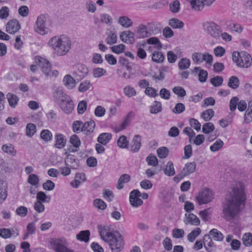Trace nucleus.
<instances>
[{
    "label": "nucleus",
    "instance_id": "obj_1",
    "mask_svg": "<svg viewBox=\"0 0 252 252\" xmlns=\"http://www.w3.org/2000/svg\"><path fill=\"white\" fill-rule=\"evenodd\" d=\"M243 183L236 185L230 193V197L226 198L222 203L221 217L227 221H231L244 208L246 194Z\"/></svg>",
    "mask_w": 252,
    "mask_h": 252
},
{
    "label": "nucleus",
    "instance_id": "obj_2",
    "mask_svg": "<svg viewBox=\"0 0 252 252\" xmlns=\"http://www.w3.org/2000/svg\"><path fill=\"white\" fill-rule=\"evenodd\" d=\"M48 44L54 50L58 56L66 55L71 48V41L67 36L62 35L60 36H55L52 37Z\"/></svg>",
    "mask_w": 252,
    "mask_h": 252
},
{
    "label": "nucleus",
    "instance_id": "obj_3",
    "mask_svg": "<svg viewBox=\"0 0 252 252\" xmlns=\"http://www.w3.org/2000/svg\"><path fill=\"white\" fill-rule=\"evenodd\" d=\"M53 100L66 114H70L74 108V104L70 96L62 88H57L53 93Z\"/></svg>",
    "mask_w": 252,
    "mask_h": 252
},
{
    "label": "nucleus",
    "instance_id": "obj_4",
    "mask_svg": "<svg viewBox=\"0 0 252 252\" xmlns=\"http://www.w3.org/2000/svg\"><path fill=\"white\" fill-rule=\"evenodd\" d=\"M111 250L112 252H120L123 249L124 241L122 235L118 231H114L112 236L106 241Z\"/></svg>",
    "mask_w": 252,
    "mask_h": 252
},
{
    "label": "nucleus",
    "instance_id": "obj_5",
    "mask_svg": "<svg viewBox=\"0 0 252 252\" xmlns=\"http://www.w3.org/2000/svg\"><path fill=\"white\" fill-rule=\"evenodd\" d=\"M204 31L215 39L219 38L221 32L220 26L214 22H206L203 24Z\"/></svg>",
    "mask_w": 252,
    "mask_h": 252
},
{
    "label": "nucleus",
    "instance_id": "obj_6",
    "mask_svg": "<svg viewBox=\"0 0 252 252\" xmlns=\"http://www.w3.org/2000/svg\"><path fill=\"white\" fill-rule=\"evenodd\" d=\"M50 243L56 252H74L73 250L67 248L68 243L65 238L53 239Z\"/></svg>",
    "mask_w": 252,
    "mask_h": 252
},
{
    "label": "nucleus",
    "instance_id": "obj_7",
    "mask_svg": "<svg viewBox=\"0 0 252 252\" xmlns=\"http://www.w3.org/2000/svg\"><path fill=\"white\" fill-rule=\"evenodd\" d=\"M48 18L47 14H41L37 18L35 31L38 33L44 35L48 32V29L45 26V23Z\"/></svg>",
    "mask_w": 252,
    "mask_h": 252
},
{
    "label": "nucleus",
    "instance_id": "obj_8",
    "mask_svg": "<svg viewBox=\"0 0 252 252\" xmlns=\"http://www.w3.org/2000/svg\"><path fill=\"white\" fill-rule=\"evenodd\" d=\"M196 199L199 205L205 204L213 200L214 195L210 189H205L199 192Z\"/></svg>",
    "mask_w": 252,
    "mask_h": 252
},
{
    "label": "nucleus",
    "instance_id": "obj_9",
    "mask_svg": "<svg viewBox=\"0 0 252 252\" xmlns=\"http://www.w3.org/2000/svg\"><path fill=\"white\" fill-rule=\"evenodd\" d=\"M73 76L78 81L81 80L88 73V68L84 64L78 63L73 66Z\"/></svg>",
    "mask_w": 252,
    "mask_h": 252
},
{
    "label": "nucleus",
    "instance_id": "obj_10",
    "mask_svg": "<svg viewBox=\"0 0 252 252\" xmlns=\"http://www.w3.org/2000/svg\"><path fill=\"white\" fill-rule=\"evenodd\" d=\"M152 24H148V27L143 24L140 25L136 32V37L138 38H144L149 37L154 32L151 30Z\"/></svg>",
    "mask_w": 252,
    "mask_h": 252
},
{
    "label": "nucleus",
    "instance_id": "obj_11",
    "mask_svg": "<svg viewBox=\"0 0 252 252\" xmlns=\"http://www.w3.org/2000/svg\"><path fill=\"white\" fill-rule=\"evenodd\" d=\"M97 227L99 234L103 240L106 242L109 238H112L114 232L111 231L109 225L98 224Z\"/></svg>",
    "mask_w": 252,
    "mask_h": 252
},
{
    "label": "nucleus",
    "instance_id": "obj_12",
    "mask_svg": "<svg viewBox=\"0 0 252 252\" xmlns=\"http://www.w3.org/2000/svg\"><path fill=\"white\" fill-rule=\"evenodd\" d=\"M141 193L138 189L132 190L129 194V202L130 204L134 207H138L143 204V201L139 198Z\"/></svg>",
    "mask_w": 252,
    "mask_h": 252
},
{
    "label": "nucleus",
    "instance_id": "obj_13",
    "mask_svg": "<svg viewBox=\"0 0 252 252\" xmlns=\"http://www.w3.org/2000/svg\"><path fill=\"white\" fill-rule=\"evenodd\" d=\"M36 60L38 62V66L43 73L46 76L49 75L51 70V65L49 62L43 58H36Z\"/></svg>",
    "mask_w": 252,
    "mask_h": 252
},
{
    "label": "nucleus",
    "instance_id": "obj_14",
    "mask_svg": "<svg viewBox=\"0 0 252 252\" xmlns=\"http://www.w3.org/2000/svg\"><path fill=\"white\" fill-rule=\"evenodd\" d=\"M21 28L18 21L15 19L9 21L6 25V31L10 34H14Z\"/></svg>",
    "mask_w": 252,
    "mask_h": 252
},
{
    "label": "nucleus",
    "instance_id": "obj_15",
    "mask_svg": "<svg viewBox=\"0 0 252 252\" xmlns=\"http://www.w3.org/2000/svg\"><path fill=\"white\" fill-rule=\"evenodd\" d=\"M79 160L72 155H68L65 159V164L72 169L78 168L80 164Z\"/></svg>",
    "mask_w": 252,
    "mask_h": 252
},
{
    "label": "nucleus",
    "instance_id": "obj_16",
    "mask_svg": "<svg viewBox=\"0 0 252 252\" xmlns=\"http://www.w3.org/2000/svg\"><path fill=\"white\" fill-rule=\"evenodd\" d=\"M252 64V58L247 52H241V58L240 59L239 67L248 68Z\"/></svg>",
    "mask_w": 252,
    "mask_h": 252
},
{
    "label": "nucleus",
    "instance_id": "obj_17",
    "mask_svg": "<svg viewBox=\"0 0 252 252\" xmlns=\"http://www.w3.org/2000/svg\"><path fill=\"white\" fill-rule=\"evenodd\" d=\"M141 136L139 135H135L131 141L130 150L133 153L138 152L141 146Z\"/></svg>",
    "mask_w": 252,
    "mask_h": 252
},
{
    "label": "nucleus",
    "instance_id": "obj_18",
    "mask_svg": "<svg viewBox=\"0 0 252 252\" xmlns=\"http://www.w3.org/2000/svg\"><path fill=\"white\" fill-rule=\"evenodd\" d=\"M196 164L195 162L187 163L181 172L185 177L194 173L196 170Z\"/></svg>",
    "mask_w": 252,
    "mask_h": 252
},
{
    "label": "nucleus",
    "instance_id": "obj_19",
    "mask_svg": "<svg viewBox=\"0 0 252 252\" xmlns=\"http://www.w3.org/2000/svg\"><path fill=\"white\" fill-rule=\"evenodd\" d=\"M95 126V124L93 120L86 122L82 126V131L87 135H90L94 132Z\"/></svg>",
    "mask_w": 252,
    "mask_h": 252
},
{
    "label": "nucleus",
    "instance_id": "obj_20",
    "mask_svg": "<svg viewBox=\"0 0 252 252\" xmlns=\"http://www.w3.org/2000/svg\"><path fill=\"white\" fill-rule=\"evenodd\" d=\"M120 37L124 42L126 43H133L135 40L134 33L129 31L122 32L120 35Z\"/></svg>",
    "mask_w": 252,
    "mask_h": 252
},
{
    "label": "nucleus",
    "instance_id": "obj_21",
    "mask_svg": "<svg viewBox=\"0 0 252 252\" xmlns=\"http://www.w3.org/2000/svg\"><path fill=\"white\" fill-rule=\"evenodd\" d=\"M200 220L199 218L192 213L186 214V218L184 222L186 224H190L195 226H198L200 224Z\"/></svg>",
    "mask_w": 252,
    "mask_h": 252
},
{
    "label": "nucleus",
    "instance_id": "obj_22",
    "mask_svg": "<svg viewBox=\"0 0 252 252\" xmlns=\"http://www.w3.org/2000/svg\"><path fill=\"white\" fill-rule=\"evenodd\" d=\"M56 143L55 147L58 149L63 148L66 144V139L64 136L60 133H57L55 136Z\"/></svg>",
    "mask_w": 252,
    "mask_h": 252
},
{
    "label": "nucleus",
    "instance_id": "obj_23",
    "mask_svg": "<svg viewBox=\"0 0 252 252\" xmlns=\"http://www.w3.org/2000/svg\"><path fill=\"white\" fill-rule=\"evenodd\" d=\"M64 85L68 89H72L76 85L75 80L70 75H66L63 79Z\"/></svg>",
    "mask_w": 252,
    "mask_h": 252
},
{
    "label": "nucleus",
    "instance_id": "obj_24",
    "mask_svg": "<svg viewBox=\"0 0 252 252\" xmlns=\"http://www.w3.org/2000/svg\"><path fill=\"white\" fill-rule=\"evenodd\" d=\"M90 232L89 230H82L76 235V239L81 242L87 243L89 241Z\"/></svg>",
    "mask_w": 252,
    "mask_h": 252
},
{
    "label": "nucleus",
    "instance_id": "obj_25",
    "mask_svg": "<svg viewBox=\"0 0 252 252\" xmlns=\"http://www.w3.org/2000/svg\"><path fill=\"white\" fill-rule=\"evenodd\" d=\"M112 138L110 133H102L97 137V141L102 145H106Z\"/></svg>",
    "mask_w": 252,
    "mask_h": 252
},
{
    "label": "nucleus",
    "instance_id": "obj_26",
    "mask_svg": "<svg viewBox=\"0 0 252 252\" xmlns=\"http://www.w3.org/2000/svg\"><path fill=\"white\" fill-rule=\"evenodd\" d=\"M1 150L11 156H15L17 152L11 144H5L2 146Z\"/></svg>",
    "mask_w": 252,
    "mask_h": 252
},
{
    "label": "nucleus",
    "instance_id": "obj_27",
    "mask_svg": "<svg viewBox=\"0 0 252 252\" xmlns=\"http://www.w3.org/2000/svg\"><path fill=\"white\" fill-rule=\"evenodd\" d=\"M164 173L168 176H172L175 174L174 164L172 161H168L165 168L163 169Z\"/></svg>",
    "mask_w": 252,
    "mask_h": 252
},
{
    "label": "nucleus",
    "instance_id": "obj_28",
    "mask_svg": "<svg viewBox=\"0 0 252 252\" xmlns=\"http://www.w3.org/2000/svg\"><path fill=\"white\" fill-rule=\"evenodd\" d=\"M130 180V176L126 174L122 175L118 180L117 188L121 189L124 188V184L128 183Z\"/></svg>",
    "mask_w": 252,
    "mask_h": 252
},
{
    "label": "nucleus",
    "instance_id": "obj_29",
    "mask_svg": "<svg viewBox=\"0 0 252 252\" xmlns=\"http://www.w3.org/2000/svg\"><path fill=\"white\" fill-rule=\"evenodd\" d=\"M6 96L9 105L12 108H15L18 104L19 97L16 94L10 93Z\"/></svg>",
    "mask_w": 252,
    "mask_h": 252
},
{
    "label": "nucleus",
    "instance_id": "obj_30",
    "mask_svg": "<svg viewBox=\"0 0 252 252\" xmlns=\"http://www.w3.org/2000/svg\"><path fill=\"white\" fill-rule=\"evenodd\" d=\"M162 111V105L160 102L155 101L150 106V112L151 114H156Z\"/></svg>",
    "mask_w": 252,
    "mask_h": 252
},
{
    "label": "nucleus",
    "instance_id": "obj_31",
    "mask_svg": "<svg viewBox=\"0 0 252 252\" xmlns=\"http://www.w3.org/2000/svg\"><path fill=\"white\" fill-rule=\"evenodd\" d=\"M37 201L43 203H49L51 200V196L47 195L43 191H39L36 194Z\"/></svg>",
    "mask_w": 252,
    "mask_h": 252
},
{
    "label": "nucleus",
    "instance_id": "obj_32",
    "mask_svg": "<svg viewBox=\"0 0 252 252\" xmlns=\"http://www.w3.org/2000/svg\"><path fill=\"white\" fill-rule=\"evenodd\" d=\"M118 23L123 27L128 28L132 25L131 19L126 16H121L119 18Z\"/></svg>",
    "mask_w": 252,
    "mask_h": 252
},
{
    "label": "nucleus",
    "instance_id": "obj_33",
    "mask_svg": "<svg viewBox=\"0 0 252 252\" xmlns=\"http://www.w3.org/2000/svg\"><path fill=\"white\" fill-rule=\"evenodd\" d=\"M152 60L157 63H161L164 61L165 58L163 54L159 51H155L152 54Z\"/></svg>",
    "mask_w": 252,
    "mask_h": 252
},
{
    "label": "nucleus",
    "instance_id": "obj_34",
    "mask_svg": "<svg viewBox=\"0 0 252 252\" xmlns=\"http://www.w3.org/2000/svg\"><path fill=\"white\" fill-rule=\"evenodd\" d=\"M129 141L125 135L121 136L117 140V145L121 148L127 149L128 147Z\"/></svg>",
    "mask_w": 252,
    "mask_h": 252
},
{
    "label": "nucleus",
    "instance_id": "obj_35",
    "mask_svg": "<svg viewBox=\"0 0 252 252\" xmlns=\"http://www.w3.org/2000/svg\"><path fill=\"white\" fill-rule=\"evenodd\" d=\"M169 25L173 29H181L184 27V23L176 18H172L169 21Z\"/></svg>",
    "mask_w": 252,
    "mask_h": 252
},
{
    "label": "nucleus",
    "instance_id": "obj_36",
    "mask_svg": "<svg viewBox=\"0 0 252 252\" xmlns=\"http://www.w3.org/2000/svg\"><path fill=\"white\" fill-rule=\"evenodd\" d=\"M117 36L116 34L112 31H110L105 39L106 43L111 45L116 43L117 42Z\"/></svg>",
    "mask_w": 252,
    "mask_h": 252
},
{
    "label": "nucleus",
    "instance_id": "obj_37",
    "mask_svg": "<svg viewBox=\"0 0 252 252\" xmlns=\"http://www.w3.org/2000/svg\"><path fill=\"white\" fill-rule=\"evenodd\" d=\"M201 232V230L200 228L196 227L188 235V240L190 242H193Z\"/></svg>",
    "mask_w": 252,
    "mask_h": 252
},
{
    "label": "nucleus",
    "instance_id": "obj_38",
    "mask_svg": "<svg viewBox=\"0 0 252 252\" xmlns=\"http://www.w3.org/2000/svg\"><path fill=\"white\" fill-rule=\"evenodd\" d=\"M228 86L233 89H237L239 86V80L238 78L235 76L230 77L228 83Z\"/></svg>",
    "mask_w": 252,
    "mask_h": 252
},
{
    "label": "nucleus",
    "instance_id": "obj_39",
    "mask_svg": "<svg viewBox=\"0 0 252 252\" xmlns=\"http://www.w3.org/2000/svg\"><path fill=\"white\" fill-rule=\"evenodd\" d=\"M214 111L212 109H209L203 111L201 115V117L205 121H210L212 118V117H214Z\"/></svg>",
    "mask_w": 252,
    "mask_h": 252
},
{
    "label": "nucleus",
    "instance_id": "obj_40",
    "mask_svg": "<svg viewBox=\"0 0 252 252\" xmlns=\"http://www.w3.org/2000/svg\"><path fill=\"white\" fill-rule=\"evenodd\" d=\"M147 43L148 44L154 45L155 47L158 50H160L162 48V44L157 37H153L148 39Z\"/></svg>",
    "mask_w": 252,
    "mask_h": 252
},
{
    "label": "nucleus",
    "instance_id": "obj_41",
    "mask_svg": "<svg viewBox=\"0 0 252 252\" xmlns=\"http://www.w3.org/2000/svg\"><path fill=\"white\" fill-rule=\"evenodd\" d=\"M210 234L213 237L216 241H222L223 239V235L222 233L219 231L217 229L214 228L210 231Z\"/></svg>",
    "mask_w": 252,
    "mask_h": 252
},
{
    "label": "nucleus",
    "instance_id": "obj_42",
    "mask_svg": "<svg viewBox=\"0 0 252 252\" xmlns=\"http://www.w3.org/2000/svg\"><path fill=\"white\" fill-rule=\"evenodd\" d=\"M100 20L101 23L110 26L113 23V19L109 15L103 13L100 14Z\"/></svg>",
    "mask_w": 252,
    "mask_h": 252
},
{
    "label": "nucleus",
    "instance_id": "obj_43",
    "mask_svg": "<svg viewBox=\"0 0 252 252\" xmlns=\"http://www.w3.org/2000/svg\"><path fill=\"white\" fill-rule=\"evenodd\" d=\"M52 136L51 132L48 129L42 130L40 133L41 138L46 142L51 141Z\"/></svg>",
    "mask_w": 252,
    "mask_h": 252
},
{
    "label": "nucleus",
    "instance_id": "obj_44",
    "mask_svg": "<svg viewBox=\"0 0 252 252\" xmlns=\"http://www.w3.org/2000/svg\"><path fill=\"white\" fill-rule=\"evenodd\" d=\"M190 64V60L187 58H182L178 63L180 69L184 70L189 68Z\"/></svg>",
    "mask_w": 252,
    "mask_h": 252
},
{
    "label": "nucleus",
    "instance_id": "obj_45",
    "mask_svg": "<svg viewBox=\"0 0 252 252\" xmlns=\"http://www.w3.org/2000/svg\"><path fill=\"white\" fill-rule=\"evenodd\" d=\"M243 244L247 247L252 245V234L251 233L244 234L242 237Z\"/></svg>",
    "mask_w": 252,
    "mask_h": 252
},
{
    "label": "nucleus",
    "instance_id": "obj_46",
    "mask_svg": "<svg viewBox=\"0 0 252 252\" xmlns=\"http://www.w3.org/2000/svg\"><path fill=\"white\" fill-rule=\"evenodd\" d=\"M28 182L33 186L37 187L39 182L38 177L36 174H30L28 179Z\"/></svg>",
    "mask_w": 252,
    "mask_h": 252
},
{
    "label": "nucleus",
    "instance_id": "obj_47",
    "mask_svg": "<svg viewBox=\"0 0 252 252\" xmlns=\"http://www.w3.org/2000/svg\"><path fill=\"white\" fill-rule=\"evenodd\" d=\"M106 73V70L102 68L96 67L93 69V74L94 78H100L104 75Z\"/></svg>",
    "mask_w": 252,
    "mask_h": 252
},
{
    "label": "nucleus",
    "instance_id": "obj_48",
    "mask_svg": "<svg viewBox=\"0 0 252 252\" xmlns=\"http://www.w3.org/2000/svg\"><path fill=\"white\" fill-rule=\"evenodd\" d=\"M191 5L192 8L197 11H201L204 7V4L202 0H194L191 1Z\"/></svg>",
    "mask_w": 252,
    "mask_h": 252
},
{
    "label": "nucleus",
    "instance_id": "obj_49",
    "mask_svg": "<svg viewBox=\"0 0 252 252\" xmlns=\"http://www.w3.org/2000/svg\"><path fill=\"white\" fill-rule=\"evenodd\" d=\"M36 131V126L33 124L29 123L26 126V134L29 137H32Z\"/></svg>",
    "mask_w": 252,
    "mask_h": 252
},
{
    "label": "nucleus",
    "instance_id": "obj_50",
    "mask_svg": "<svg viewBox=\"0 0 252 252\" xmlns=\"http://www.w3.org/2000/svg\"><path fill=\"white\" fill-rule=\"evenodd\" d=\"M224 143L220 139H218L212 145L210 146V150L212 152H216L220 150Z\"/></svg>",
    "mask_w": 252,
    "mask_h": 252
},
{
    "label": "nucleus",
    "instance_id": "obj_51",
    "mask_svg": "<svg viewBox=\"0 0 252 252\" xmlns=\"http://www.w3.org/2000/svg\"><path fill=\"white\" fill-rule=\"evenodd\" d=\"M124 93L128 97H132L136 94V92L134 88L130 86H127L124 88Z\"/></svg>",
    "mask_w": 252,
    "mask_h": 252
},
{
    "label": "nucleus",
    "instance_id": "obj_52",
    "mask_svg": "<svg viewBox=\"0 0 252 252\" xmlns=\"http://www.w3.org/2000/svg\"><path fill=\"white\" fill-rule=\"evenodd\" d=\"M92 84L89 81L85 80L80 83L78 87L80 92H84L90 89Z\"/></svg>",
    "mask_w": 252,
    "mask_h": 252
},
{
    "label": "nucleus",
    "instance_id": "obj_53",
    "mask_svg": "<svg viewBox=\"0 0 252 252\" xmlns=\"http://www.w3.org/2000/svg\"><path fill=\"white\" fill-rule=\"evenodd\" d=\"M203 58L204 54L200 52H195L192 55V60L196 64L203 62Z\"/></svg>",
    "mask_w": 252,
    "mask_h": 252
},
{
    "label": "nucleus",
    "instance_id": "obj_54",
    "mask_svg": "<svg viewBox=\"0 0 252 252\" xmlns=\"http://www.w3.org/2000/svg\"><path fill=\"white\" fill-rule=\"evenodd\" d=\"M215 129V126L212 123H207L203 125L202 132L207 134L212 132Z\"/></svg>",
    "mask_w": 252,
    "mask_h": 252
},
{
    "label": "nucleus",
    "instance_id": "obj_55",
    "mask_svg": "<svg viewBox=\"0 0 252 252\" xmlns=\"http://www.w3.org/2000/svg\"><path fill=\"white\" fill-rule=\"evenodd\" d=\"M69 141L75 148H79L81 145L80 140L78 136L76 134H73L71 136Z\"/></svg>",
    "mask_w": 252,
    "mask_h": 252
},
{
    "label": "nucleus",
    "instance_id": "obj_56",
    "mask_svg": "<svg viewBox=\"0 0 252 252\" xmlns=\"http://www.w3.org/2000/svg\"><path fill=\"white\" fill-rule=\"evenodd\" d=\"M169 150L165 147H161L157 150L158 155L160 158H165L167 156Z\"/></svg>",
    "mask_w": 252,
    "mask_h": 252
},
{
    "label": "nucleus",
    "instance_id": "obj_57",
    "mask_svg": "<svg viewBox=\"0 0 252 252\" xmlns=\"http://www.w3.org/2000/svg\"><path fill=\"white\" fill-rule=\"evenodd\" d=\"M146 161L149 165L156 166L158 164V160L157 157L155 156L150 155L146 158Z\"/></svg>",
    "mask_w": 252,
    "mask_h": 252
},
{
    "label": "nucleus",
    "instance_id": "obj_58",
    "mask_svg": "<svg viewBox=\"0 0 252 252\" xmlns=\"http://www.w3.org/2000/svg\"><path fill=\"white\" fill-rule=\"evenodd\" d=\"M223 79L222 77L217 76L210 79V83L214 87H219L222 84Z\"/></svg>",
    "mask_w": 252,
    "mask_h": 252
},
{
    "label": "nucleus",
    "instance_id": "obj_59",
    "mask_svg": "<svg viewBox=\"0 0 252 252\" xmlns=\"http://www.w3.org/2000/svg\"><path fill=\"white\" fill-rule=\"evenodd\" d=\"M87 108V103L85 100L80 101L77 106V112L79 114H83Z\"/></svg>",
    "mask_w": 252,
    "mask_h": 252
},
{
    "label": "nucleus",
    "instance_id": "obj_60",
    "mask_svg": "<svg viewBox=\"0 0 252 252\" xmlns=\"http://www.w3.org/2000/svg\"><path fill=\"white\" fill-rule=\"evenodd\" d=\"M173 93L179 96L184 97L186 95V92L185 89L180 86L175 87L172 89Z\"/></svg>",
    "mask_w": 252,
    "mask_h": 252
},
{
    "label": "nucleus",
    "instance_id": "obj_61",
    "mask_svg": "<svg viewBox=\"0 0 252 252\" xmlns=\"http://www.w3.org/2000/svg\"><path fill=\"white\" fill-rule=\"evenodd\" d=\"M126 49V46L123 44L113 46L111 47L112 51L116 54H119L123 53Z\"/></svg>",
    "mask_w": 252,
    "mask_h": 252
},
{
    "label": "nucleus",
    "instance_id": "obj_62",
    "mask_svg": "<svg viewBox=\"0 0 252 252\" xmlns=\"http://www.w3.org/2000/svg\"><path fill=\"white\" fill-rule=\"evenodd\" d=\"M9 8L8 7L6 6L1 7L0 9V19H6L9 16Z\"/></svg>",
    "mask_w": 252,
    "mask_h": 252
},
{
    "label": "nucleus",
    "instance_id": "obj_63",
    "mask_svg": "<svg viewBox=\"0 0 252 252\" xmlns=\"http://www.w3.org/2000/svg\"><path fill=\"white\" fill-rule=\"evenodd\" d=\"M180 3L179 0H176L170 4V9L173 13H178L179 11Z\"/></svg>",
    "mask_w": 252,
    "mask_h": 252
},
{
    "label": "nucleus",
    "instance_id": "obj_64",
    "mask_svg": "<svg viewBox=\"0 0 252 252\" xmlns=\"http://www.w3.org/2000/svg\"><path fill=\"white\" fill-rule=\"evenodd\" d=\"M55 187V184L51 180H48L42 185L43 189L44 190L51 191L54 189Z\"/></svg>",
    "mask_w": 252,
    "mask_h": 252
}]
</instances>
